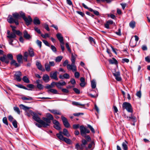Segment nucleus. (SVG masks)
Listing matches in <instances>:
<instances>
[{"label": "nucleus", "mask_w": 150, "mask_h": 150, "mask_svg": "<svg viewBox=\"0 0 150 150\" xmlns=\"http://www.w3.org/2000/svg\"><path fill=\"white\" fill-rule=\"evenodd\" d=\"M30 112L31 115L33 116V119L35 121L41 125L43 127H46L50 125L51 121L48 118L45 117L42 118V120L46 122H45L44 121L41 120L39 116L35 112L31 110L30 111Z\"/></svg>", "instance_id": "nucleus-1"}, {"label": "nucleus", "mask_w": 150, "mask_h": 150, "mask_svg": "<svg viewBox=\"0 0 150 150\" xmlns=\"http://www.w3.org/2000/svg\"><path fill=\"white\" fill-rule=\"evenodd\" d=\"M122 107L123 110L126 109L128 112L132 113L133 111V108L131 104L129 103L126 102L123 103Z\"/></svg>", "instance_id": "nucleus-2"}, {"label": "nucleus", "mask_w": 150, "mask_h": 150, "mask_svg": "<svg viewBox=\"0 0 150 150\" xmlns=\"http://www.w3.org/2000/svg\"><path fill=\"white\" fill-rule=\"evenodd\" d=\"M80 129L81 134L82 137L85 136L86 134H88L90 132V131L83 125L80 126Z\"/></svg>", "instance_id": "nucleus-3"}, {"label": "nucleus", "mask_w": 150, "mask_h": 150, "mask_svg": "<svg viewBox=\"0 0 150 150\" xmlns=\"http://www.w3.org/2000/svg\"><path fill=\"white\" fill-rule=\"evenodd\" d=\"M7 21L10 23H15L16 25H19V22L18 20H16L14 19L11 15H9L8 18L7 19Z\"/></svg>", "instance_id": "nucleus-4"}, {"label": "nucleus", "mask_w": 150, "mask_h": 150, "mask_svg": "<svg viewBox=\"0 0 150 150\" xmlns=\"http://www.w3.org/2000/svg\"><path fill=\"white\" fill-rule=\"evenodd\" d=\"M67 68L69 70H71L72 72H74L77 71L76 66L75 65V63H71V64H67Z\"/></svg>", "instance_id": "nucleus-5"}, {"label": "nucleus", "mask_w": 150, "mask_h": 150, "mask_svg": "<svg viewBox=\"0 0 150 150\" xmlns=\"http://www.w3.org/2000/svg\"><path fill=\"white\" fill-rule=\"evenodd\" d=\"M10 27L12 28V32L11 34H13L16 35H17L18 36H21L22 35V33L19 30H16V27L12 25H10Z\"/></svg>", "instance_id": "nucleus-6"}, {"label": "nucleus", "mask_w": 150, "mask_h": 150, "mask_svg": "<svg viewBox=\"0 0 150 150\" xmlns=\"http://www.w3.org/2000/svg\"><path fill=\"white\" fill-rule=\"evenodd\" d=\"M61 118L64 126L66 128L69 127H70V125L67 119L65 117L63 116H62Z\"/></svg>", "instance_id": "nucleus-7"}, {"label": "nucleus", "mask_w": 150, "mask_h": 150, "mask_svg": "<svg viewBox=\"0 0 150 150\" xmlns=\"http://www.w3.org/2000/svg\"><path fill=\"white\" fill-rule=\"evenodd\" d=\"M53 123L54 124V127L57 130H60L61 128L60 127V124L59 122L56 120H54Z\"/></svg>", "instance_id": "nucleus-8"}, {"label": "nucleus", "mask_w": 150, "mask_h": 150, "mask_svg": "<svg viewBox=\"0 0 150 150\" xmlns=\"http://www.w3.org/2000/svg\"><path fill=\"white\" fill-rule=\"evenodd\" d=\"M7 37L9 39V42L10 45H13V38H15L16 37V35L13 34H11L10 35L7 36Z\"/></svg>", "instance_id": "nucleus-9"}, {"label": "nucleus", "mask_w": 150, "mask_h": 150, "mask_svg": "<svg viewBox=\"0 0 150 150\" xmlns=\"http://www.w3.org/2000/svg\"><path fill=\"white\" fill-rule=\"evenodd\" d=\"M22 75L21 72L20 71L16 72L14 74V76L16 80L18 81H20L21 79V76Z\"/></svg>", "instance_id": "nucleus-10"}, {"label": "nucleus", "mask_w": 150, "mask_h": 150, "mask_svg": "<svg viewBox=\"0 0 150 150\" xmlns=\"http://www.w3.org/2000/svg\"><path fill=\"white\" fill-rule=\"evenodd\" d=\"M25 21L27 25H30L32 21V19L30 16H28V18L25 17L23 19Z\"/></svg>", "instance_id": "nucleus-11"}, {"label": "nucleus", "mask_w": 150, "mask_h": 150, "mask_svg": "<svg viewBox=\"0 0 150 150\" xmlns=\"http://www.w3.org/2000/svg\"><path fill=\"white\" fill-rule=\"evenodd\" d=\"M36 65L38 69L42 71H45V69L43 67L41 63L39 62H36Z\"/></svg>", "instance_id": "nucleus-12"}, {"label": "nucleus", "mask_w": 150, "mask_h": 150, "mask_svg": "<svg viewBox=\"0 0 150 150\" xmlns=\"http://www.w3.org/2000/svg\"><path fill=\"white\" fill-rule=\"evenodd\" d=\"M127 120H130L131 119L132 120V121L133 122V123L132 125H135V122H136L137 120L136 118V117L134 116L132 114L130 116L128 117L127 116Z\"/></svg>", "instance_id": "nucleus-13"}, {"label": "nucleus", "mask_w": 150, "mask_h": 150, "mask_svg": "<svg viewBox=\"0 0 150 150\" xmlns=\"http://www.w3.org/2000/svg\"><path fill=\"white\" fill-rule=\"evenodd\" d=\"M113 75L115 77V79L118 81H120L122 80L120 76V73L119 71H117L113 73Z\"/></svg>", "instance_id": "nucleus-14"}, {"label": "nucleus", "mask_w": 150, "mask_h": 150, "mask_svg": "<svg viewBox=\"0 0 150 150\" xmlns=\"http://www.w3.org/2000/svg\"><path fill=\"white\" fill-rule=\"evenodd\" d=\"M56 36L60 42L62 44H64V43L63 41V37L62 36L61 34L58 33L56 35Z\"/></svg>", "instance_id": "nucleus-15"}, {"label": "nucleus", "mask_w": 150, "mask_h": 150, "mask_svg": "<svg viewBox=\"0 0 150 150\" xmlns=\"http://www.w3.org/2000/svg\"><path fill=\"white\" fill-rule=\"evenodd\" d=\"M1 61L7 64L9 62L8 59L6 55H4L3 56L1 57Z\"/></svg>", "instance_id": "nucleus-16"}, {"label": "nucleus", "mask_w": 150, "mask_h": 150, "mask_svg": "<svg viewBox=\"0 0 150 150\" xmlns=\"http://www.w3.org/2000/svg\"><path fill=\"white\" fill-rule=\"evenodd\" d=\"M57 71L54 72L53 73H51L50 74V76L52 79H53L56 80H58L57 77Z\"/></svg>", "instance_id": "nucleus-17"}, {"label": "nucleus", "mask_w": 150, "mask_h": 150, "mask_svg": "<svg viewBox=\"0 0 150 150\" xmlns=\"http://www.w3.org/2000/svg\"><path fill=\"white\" fill-rule=\"evenodd\" d=\"M48 110L52 113L55 115H61V112L59 110H58L55 109H49Z\"/></svg>", "instance_id": "nucleus-18"}, {"label": "nucleus", "mask_w": 150, "mask_h": 150, "mask_svg": "<svg viewBox=\"0 0 150 150\" xmlns=\"http://www.w3.org/2000/svg\"><path fill=\"white\" fill-rule=\"evenodd\" d=\"M42 80L45 83H47L50 80V77L47 74H45L43 76Z\"/></svg>", "instance_id": "nucleus-19"}, {"label": "nucleus", "mask_w": 150, "mask_h": 150, "mask_svg": "<svg viewBox=\"0 0 150 150\" xmlns=\"http://www.w3.org/2000/svg\"><path fill=\"white\" fill-rule=\"evenodd\" d=\"M29 55L30 57H33L35 56V54L33 51V49L31 47L29 48L28 50Z\"/></svg>", "instance_id": "nucleus-20"}, {"label": "nucleus", "mask_w": 150, "mask_h": 150, "mask_svg": "<svg viewBox=\"0 0 150 150\" xmlns=\"http://www.w3.org/2000/svg\"><path fill=\"white\" fill-rule=\"evenodd\" d=\"M16 59L18 62L19 64L23 63V56L21 54H19L16 56Z\"/></svg>", "instance_id": "nucleus-21"}, {"label": "nucleus", "mask_w": 150, "mask_h": 150, "mask_svg": "<svg viewBox=\"0 0 150 150\" xmlns=\"http://www.w3.org/2000/svg\"><path fill=\"white\" fill-rule=\"evenodd\" d=\"M23 37L26 39H29L31 38V36L29 34L26 30H25L23 32Z\"/></svg>", "instance_id": "nucleus-22"}, {"label": "nucleus", "mask_w": 150, "mask_h": 150, "mask_svg": "<svg viewBox=\"0 0 150 150\" xmlns=\"http://www.w3.org/2000/svg\"><path fill=\"white\" fill-rule=\"evenodd\" d=\"M33 23L35 25H39L40 24V22L39 18L37 17L34 18L33 20Z\"/></svg>", "instance_id": "nucleus-23"}, {"label": "nucleus", "mask_w": 150, "mask_h": 150, "mask_svg": "<svg viewBox=\"0 0 150 150\" xmlns=\"http://www.w3.org/2000/svg\"><path fill=\"white\" fill-rule=\"evenodd\" d=\"M108 61L110 64H117V61L114 58H112V59H109Z\"/></svg>", "instance_id": "nucleus-24"}, {"label": "nucleus", "mask_w": 150, "mask_h": 150, "mask_svg": "<svg viewBox=\"0 0 150 150\" xmlns=\"http://www.w3.org/2000/svg\"><path fill=\"white\" fill-rule=\"evenodd\" d=\"M12 17L15 20H18L20 18V16L19 14L16 12L13 13L12 14Z\"/></svg>", "instance_id": "nucleus-25"}, {"label": "nucleus", "mask_w": 150, "mask_h": 150, "mask_svg": "<svg viewBox=\"0 0 150 150\" xmlns=\"http://www.w3.org/2000/svg\"><path fill=\"white\" fill-rule=\"evenodd\" d=\"M127 142L126 140H125V142L122 143V146L124 150H127Z\"/></svg>", "instance_id": "nucleus-26"}, {"label": "nucleus", "mask_w": 150, "mask_h": 150, "mask_svg": "<svg viewBox=\"0 0 150 150\" xmlns=\"http://www.w3.org/2000/svg\"><path fill=\"white\" fill-rule=\"evenodd\" d=\"M81 146H82L84 149L86 147V145L87 144V142L85 139H83L81 141Z\"/></svg>", "instance_id": "nucleus-27"}, {"label": "nucleus", "mask_w": 150, "mask_h": 150, "mask_svg": "<svg viewBox=\"0 0 150 150\" xmlns=\"http://www.w3.org/2000/svg\"><path fill=\"white\" fill-rule=\"evenodd\" d=\"M45 70L49 72L50 70V66L48 62L46 63L44 65Z\"/></svg>", "instance_id": "nucleus-28"}, {"label": "nucleus", "mask_w": 150, "mask_h": 150, "mask_svg": "<svg viewBox=\"0 0 150 150\" xmlns=\"http://www.w3.org/2000/svg\"><path fill=\"white\" fill-rule=\"evenodd\" d=\"M11 64L14 65L16 67H18L21 66L20 64L17 63L16 61L14 60H12L11 61Z\"/></svg>", "instance_id": "nucleus-29"}, {"label": "nucleus", "mask_w": 150, "mask_h": 150, "mask_svg": "<svg viewBox=\"0 0 150 150\" xmlns=\"http://www.w3.org/2000/svg\"><path fill=\"white\" fill-rule=\"evenodd\" d=\"M62 132L60 131L59 133L57 134L56 135L57 137L60 140L63 141L65 137H64L61 134L62 133Z\"/></svg>", "instance_id": "nucleus-30"}, {"label": "nucleus", "mask_w": 150, "mask_h": 150, "mask_svg": "<svg viewBox=\"0 0 150 150\" xmlns=\"http://www.w3.org/2000/svg\"><path fill=\"white\" fill-rule=\"evenodd\" d=\"M63 134L64 135L67 137H69L70 136V134H69L67 129L65 128L63 129Z\"/></svg>", "instance_id": "nucleus-31"}, {"label": "nucleus", "mask_w": 150, "mask_h": 150, "mask_svg": "<svg viewBox=\"0 0 150 150\" xmlns=\"http://www.w3.org/2000/svg\"><path fill=\"white\" fill-rule=\"evenodd\" d=\"M75 148L77 150H82L84 149L81 146V145H80L79 143L76 144Z\"/></svg>", "instance_id": "nucleus-32"}, {"label": "nucleus", "mask_w": 150, "mask_h": 150, "mask_svg": "<svg viewBox=\"0 0 150 150\" xmlns=\"http://www.w3.org/2000/svg\"><path fill=\"white\" fill-rule=\"evenodd\" d=\"M19 106L21 109H22L25 111L28 110L29 108L25 106L23 104L20 105Z\"/></svg>", "instance_id": "nucleus-33"}, {"label": "nucleus", "mask_w": 150, "mask_h": 150, "mask_svg": "<svg viewBox=\"0 0 150 150\" xmlns=\"http://www.w3.org/2000/svg\"><path fill=\"white\" fill-rule=\"evenodd\" d=\"M72 104L76 106H81L83 107H84L85 106V104H82L79 103L77 102L73 101L72 103Z\"/></svg>", "instance_id": "nucleus-34"}, {"label": "nucleus", "mask_w": 150, "mask_h": 150, "mask_svg": "<svg viewBox=\"0 0 150 150\" xmlns=\"http://www.w3.org/2000/svg\"><path fill=\"white\" fill-rule=\"evenodd\" d=\"M77 55L76 54L74 55L73 53L71 54V60L72 63H75Z\"/></svg>", "instance_id": "nucleus-35"}, {"label": "nucleus", "mask_w": 150, "mask_h": 150, "mask_svg": "<svg viewBox=\"0 0 150 150\" xmlns=\"http://www.w3.org/2000/svg\"><path fill=\"white\" fill-rule=\"evenodd\" d=\"M16 86L19 88H22L24 89L25 90H28L29 91L32 90V89H28L22 84H19V85H16Z\"/></svg>", "instance_id": "nucleus-36"}, {"label": "nucleus", "mask_w": 150, "mask_h": 150, "mask_svg": "<svg viewBox=\"0 0 150 150\" xmlns=\"http://www.w3.org/2000/svg\"><path fill=\"white\" fill-rule=\"evenodd\" d=\"M96 83L94 80H93L91 82V86L92 88H95L96 87Z\"/></svg>", "instance_id": "nucleus-37"}, {"label": "nucleus", "mask_w": 150, "mask_h": 150, "mask_svg": "<svg viewBox=\"0 0 150 150\" xmlns=\"http://www.w3.org/2000/svg\"><path fill=\"white\" fill-rule=\"evenodd\" d=\"M63 141H64L66 143L68 144H70L71 143V141L70 139L65 137Z\"/></svg>", "instance_id": "nucleus-38"}, {"label": "nucleus", "mask_w": 150, "mask_h": 150, "mask_svg": "<svg viewBox=\"0 0 150 150\" xmlns=\"http://www.w3.org/2000/svg\"><path fill=\"white\" fill-rule=\"evenodd\" d=\"M24 82L26 83H30V80L26 76H24L22 78Z\"/></svg>", "instance_id": "nucleus-39"}, {"label": "nucleus", "mask_w": 150, "mask_h": 150, "mask_svg": "<svg viewBox=\"0 0 150 150\" xmlns=\"http://www.w3.org/2000/svg\"><path fill=\"white\" fill-rule=\"evenodd\" d=\"M13 110L17 113L19 115L20 114V111L19 108L17 106L13 107Z\"/></svg>", "instance_id": "nucleus-40"}, {"label": "nucleus", "mask_w": 150, "mask_h": 150, "mask_svg": "<svg viewBox=\"0 0 150 150\" xmlns=\"http://www.w3.org/2000/svg\"><path fill=\"white\" fill-rule=\"evenodd\" d=\"M48 91L49 93V92H50L54 94H57L58 93L57 91L55 89H50L48 90Z\"/></svg>", "instance_id": "nucleus-41"}, {"label": "nucleus", "mask_w": 150, "mask_h": 150, "mask_svg": "<svg viewBox=\"0 0 150 150\" xmlns=\"http://www.w3.org/2000/svg\"><path fill=\"white\" fill-rule=\"evenodd\" d=\"M63 58V57L62 56H59L56 57L55 59V61L56 62H60Z\"/></svg>", "instance_id": "nucleus-42"}, {"label": "nucleus", "mask_w": 150, "mask_h": 150, "mask_svg": "<svg viewBox=\"0 0 150 150\" xmlns=\"http://www.w3.org/2000/svg\"><path fill=\"white\" fill-rule=\"evenodd\" d=\"M135 22L134 21H132L129 23V25L130 27L133 28L135 26Z\"/></svg>", "instance_id": "nucleus-43"}, {"label": "nucleus", "mask_w": 150, "mask_h": 150, "mask_svg": "<svg viewBox=\"0 0 150 150\" xmlns=\"http://www.w3.org/2000/svg\"><path fill=\"white\" fill-rule=\"evenodd\" d=\"M87 126L89 128V129L93 133H95V131L94 129L91 125L89 124H88L87 125Z\"/></svg>", "instance_id": "nucleus-44"}, {"label": "nucleus", "mask_w": 150, "mask_h": 150, "mask_svg": "<svg viewBox=\"0 0 150 150\" xmlns=\"http://www.w3.org/2000/svg\"><path fill=\"white\" fill-rule=\"evenodd\" d=\"M83 137H85L86 141H87V142H90L91 140L90 137L88 135H86L85 136H83Z\"/></svg>", "instance_id": "nucleus-45"}, {"label": "nucleus", "mask_w": 150, "mask_h": 150, "mask_svg": "<svg viewBox=\"0 0 150 150\" xmlns=\"http://www.w3.org/2000/svg\"><path fill=\"white\" fill-rule=\"evenodd\" d=\"M12 124L15 128L17 127V122L15 120H14L12 122Z\"/></svg>", "instance_id": "nucleus-46"}, {"label": "nucleus", "mask_w": 150, "mask_h": 150, "mask_svg": "<svg viewBox=\"0 0 150 150\" xmlns=\"http://www.w3.org/2000/svg\"><path fill=\"white\" fill-rule=\"evenodd\" d=\"M89 40L90 42V43L91 44H95V41L94 39L91 37H90L89 38Z\"/></svg>", "instance_id": "nucleus-47"}, {"label": "nucleus", "mask_w": 150, "mask_h": 150, "mask_svg": "<svg viewBox=\"0 0 150 150\" xmlns=\"http://www.w3.org/2000/svg\"><path fill=\"white\" fill-rule=\"evenodd\" d=\"M20 16V18L22 17L23 19L25 16V13L22 11H21L19 12V13Z\"/></svg>", "instance_id": "nucleus-48"}, {"label": "nucleus", "mask_w": 150, "mask_h": 150, "mask_svg": "<svg viewBox=\"0 0 150 150\" xmlns=\"http://www.w3.org/2000/svg\"><path fill=\"white\" fill-rule=\"evenodd\" d=\"M37 88L40 90H41L43 89L44 88V86L42 84H40L37 85Z\"/></svg>", "instance_id": "nucleus-49"}, {"label": "nucleus", "mask_w": 150, "mask_h": 150, "mask_svg": "<svg viewBox=\"0 0 150 150\" xmlns=\"http://www.w3.org/2000/svg\"><path fill=\"white\" fill-rule=\"evenodd\" d=\"M47 116L48 118L50 120H52L53 119V116L49 113L47 114Z\"/></svg>", "instance_id": "nucleus-50"}, {"label": "nucleus", "mask_w": 150, "mask_h": 150, "mask_svg": "<svg viewBox=\"0 0 150 150\" xmlns=\"http://www.w3.org/2000/svg\"><path fill=\"white\" fill-rule=\"evenodd\" d=\"M51 49L53 52L54 53H56L57 52V49L56 47L53 45L51 46Z\"/></svg>", "instance_id": "nucleus-51"}, {"label": "nucleus", "mask_w": 150, "mask_h": 150, "mask_svg": "<svg viewBox=\"0 0 150 150\" xmlns=\"http://www.w3.org/2000/svg\"><path fill=\"white\" fill-rule=\"evenodd\" d=\"M94 144V142H92L91 144H88V147L86 146V147L85 148V149L86 150L88 149H90L91 148L92 145Z\"/></svg>", "instance_id": "nucleus-52"}, {"label": "nucleus", "mask_w": 150, "mask_h": 150, "mask_svg": "<svg viewBox=\"0 0 150 150\" xmlns=\"http://www.w3.org/2000/svg\"><path fill=\"white\" fill-rule=\"evenodd\" d=\"M3 123L8 125V121L7 120V118L6 117H4L3 119Z\"/></svg>", "instance_id": "nucleus-53"}, {"label": "nucleus", "mask_w": 150, "mask_h": 150, "mask_svg": "<svg viewBox=\"0 0 150 150\" xmlns=\"http://www.w3.org/2000/svg\"><path fill=\"white\" fill-rule=\"evenodd\" d=\"M66 48H67L69 52L70 53H71V50L69 46V45L68 43H66L65 44Z\"/></svg>", "instance_id": "nucleus-54"}, {"label": "nucleus", "mask_w": 150, "mask_h": 150, "mask_svg": "<svg viewBox=\"0 0 150 150\" xmlns=\"http://www.w3.org/2000/svg\"><path fill=\"white\" fill-rule=\"evenodd\" d=\"M36 43L37 45L39 46L40 48H41L42 46V42L38 40H36Z\"/></svg>", "instance_id": "nucleus-55"}, {"label": "nucleus", "mask_w": 150, "mask_h": 150, "mask_svg": "<svg viewBox=\"0 0 150 150\" xmlns=\"http://www.w3.org/2000/svg\"><path fill=\"white\" fill-rule=\"evenodd\" d=\"M22 99L23 100H32L33 98L31 97H29V98H27L25 97H22Z\"/></svg>", "instance_id": "nucleus-56"}, {"label": "nucleus", "mask_w": 150, "mask_h": 150, "mask_svg": "<svg viewBox=\"0 0 150 150\" xmlns=\"http://www.w3.org/2000/svg\"><path fill=\"white\" fill-rule=\"evenodd\" d=\"M7 56L8 59H10V60H11V61H12V60H13V56L11 54H7Z\"/></svg>", "instance_id": "nucleus-57"}, {"label": "nucleus", "mask_w": 150, "mask_h": 150, "mask_svg": "<svg viewBox=\"0 0 150 150\" xmlns=\"http://www.w3.org/2000/svg\"><path fill=\"white\" fill-rule=\"evenodd\" d=\"M42 42L46 45L49 47H50V45L47 41L45 40H43Z\"/></svg>", "instance_id": "nucleus-58"}, {"label": "nucleus", "mask_w": 150, "mask_h": 150, "mask_svg": "<svg viewBox=\"0 0 150 150\" xmlns=\"http://www.w3.org/2000/svg\"><path fill=\"white\" fill-rule=\"evenodd\" d=\"M56 85L57 87L61 89V85L60 82H58L56 83Z\"/></svg>", "instance_id": "nucleus-59"}, {"label": "nucleus", "mask_w": 150, "mask_h": 150, "mask_svg": "<svg viewBox=\"0 0 150 150\" xmlns=\"http://www.w3.org/2000/svg\"><path fill=\"white\" fill-rule=\"evenodd\" d=\"M84 114L83 113L79 112L76 113H74L73 115L75 116H78L80 115H83Z\"/></svg>", "instance_id": "nucleus-60"}, {"label": "nucleus", "mask_w": 150, "mask_h": 150, "mask_svg": "<svg viewBox=\"0 0 150 150\" xmlns=\"http://www.w3.org/2000/svg\"><path fill=\"white\" fill-rule=\"evenodd\" d=\"M41 36L43 38H46L47 37H49V35L47 33H45L44 35L43 34H41Z\"/></svg>", "instance_id": "nucleus-61"}, {"label": "nucleus", "mask_w": 150, "mask_h": 150, "mask_svg": "<svg viewBox=\"0 0 150 150\" xmlns=\"http://www.w3.org/2000/svg\"><path fill=\"white\" fill-rule=\"evenodd\" d=\"M74 76L76 78H78L80 76L79 73L78 72L75 71Z\"/></svg>", "instance_id": "nucleus-62"}, {"label": "nucleus", "mask_w": 150, "mask_h": 150, "mask_svg": "<svg viewBox=\"0 0 150 150\" xmlns=\"http://www.w3.org/2000/svg\"><path fill=\"white\" fill-rule=\"evenodd\" d=\"M63 75H64V79H69L70 77V76H69V75L67 73H65Z\"/></svg>", "instance_id": "nucleus-63"}, {"label": "nucleus", "mask_w": 150, "mask_h": 150, "mask_svg": "<svg viewBox=\"0 0 150 150\" xmlns=\"http://www.w3.org/2000/svg\"><path fill=\"white\" fill-rule=\"evenodd\" d=\"M74 91L77 94H79L80 93V91L76 88H74L73 89Z\"/></svg>", "instance_id": "nucleus-64"}]
</instances>
